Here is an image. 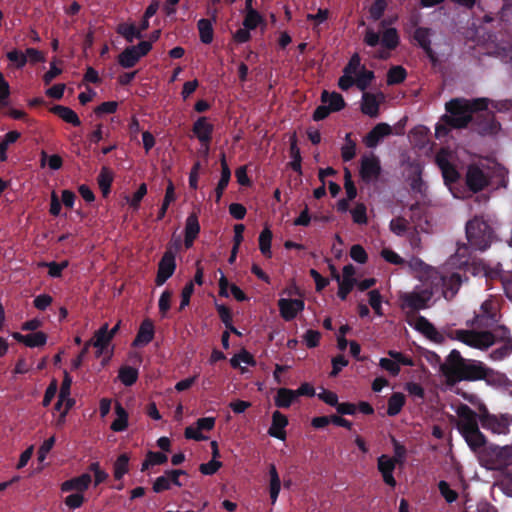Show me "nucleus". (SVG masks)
Segmentation results:
<instances>
[{
  "instance_id": "55",
  "label": "nucleus",
  "mask_w": 512,
  "mask_h": 512,
  "mask_svg": "<svg viewBox=\"0 0 512 512\" xmlns=\"http://www.w3.org/2000/svg\"><path fill=\"white\" fill-rule=\"evenodd\" d=\"M369 304L378 316H382V296L376 289L368 292Z\"/></svg>"
},
{
  "instance_id": "51",
  "label": "nucleus",
  "mask_w": 512,
  "mask_h": 512,
  "mask_svg": "<svg viewBox=\"0 0 512 512\" xmlns=\"http://www.w3.org/2000/svg\"><path fill=\"white\" fill-rule=\"evenodd\" d=\"M406 70L402 66H393L387 73V83L395 85L403 82L406 78Z\"/></svg>"
},
{
  "instance_id": "64",
  "label": "nucleus",
  "mask_w": 512,
  "mask_h": 512,
  "mask_svg": "<svg viewBox=\"0 0 512 512\" xmlns=\"http://www.w3.org/2000/svg\"><path fill=\"white\" fill-rule=\"evenodd\" d=\"M64 502L68 508L77 509L83 505L85 497L81 493H72L65 498Z\"/></svg>"
},
{
  "instance_id": "54",
  "label": "nucleus",
  "mask_w": 512,
  "mask_h": 512,
  "mask_svg": "<svg viewBox=\"0 0 512 512\" xmlns=\"http://www.w3.org/2000/svg\"><path fill=\"white\" fill-rule=\"evenodd\" d=\"M438 488L447 503H453L457 500L458 493L453 490L446 481L441 480L438 484Z\"/></svg>"
},
{
  "instance_id": "2",
  "label": "nucleus",
  "mask_w": 512,
  "mask_h": 512,
  "mask_svg": "<svg viewBox=\"0 0 512 512\" xmlns=\"http://www.w3.org/2000/svg\"><path fill=\"white\" fill-rule=\"evenodd\" d=\"M446 384L453 386L461 381H476L489 376L491 370L481 361L465 359L457 350H452L442 366Z\"/></svg>"
},
{
  "instance_id": "7",
  "label": "nucleus",
  "mask_w": 512,
  "mask_h": 512,
  "mask_svg": "<svg viewBox=\"0 0 512 512\" xmlns=\"http://www.w3.org/2000/svg\"><path fill=\"white\" fill-rule=\"evenodd\" d=\"M421 285L416 286L410 292H403L399 295L400 306L403 310H423L429 307L435 289L428 281V274L426 277H419Z\"/></svg>"
},
{
  "instance_id": "45",
  "label": "nucleus",
  "mask_w": 512,
  "mask_h": 512,
  "mask_svg": "<svg viewBox=\"0 0 512 512\" xmlns=\"http://www.w3.org/2000/svg\"><path fill=\"white\" fill-rule=\"evenodd\" d=\"M230 363L234 368H242V364L245 366H254L255 360L251 353L247 350H242L231 358Z\"/></svg>"
},
{
  "instance_id": "24",
  "label": "nucleus",
  "mask_w": 512,
  "mask_h": 512,
  "mask_svg": "<svg viewBox=\"0 0 512 512\" xmlns=\"http://www.w3.org/2000/svg\"><path fill=\"white\" fill-rule=\"evenodd\" d=\"M411 325L414 327V329L422 333L430 340L435 342H440L442 340V335L439 333V331L423 316L417 317Z\"/></svg>"
},
{
  "instance_id": "40",
  "label": "nucleus",
  "mask_w": 512,
  "mask_h": 512,
  "mask_svg": "<svg viewBox=\"0 0 512 512\" xmlns=\"http://www.w3.org/2000/svg\"><path fill=\"white\" fill-rule=\"evenodd\" d=\"M129 460H130L129 456L126 453H124V454H121L114 462L113 475L116 480L122 479L123 476L128 473Z\"/></svg>"
},
{
  "instance_id": "41",
  "label": "nucleus",
  "mask_w": 512,
  "mask_h": 512,
  "mask_svg": "<svg viewBox=\"0 0 512 512\" xmlns=\"http://www.w3.org/2000/svg\"><path fill=\"white\" fill-rule=\"evenodd\" d=\"M271 241L272 232L268 227H265L259 235V249L261 253L266 257H271Z\"/></svg>"
},
{
  "instance_id": "62",
  "label": "nucleus",
  "mask_w": 512,
  "mask_h": 512,
  "mask_svg": "<svg viewBox=\"0 0 512 512\" xmlns=\"http://www.w3.org/2000/svg\"><path fill=\"white\" fill-rule=\"evenodd\" d=\"M222 467V462L216 460V459H211L209 462L207 463H203L199 466V471L203 474V475H213L215 474L220 468Z\"/></svg>"
},
{
  "instance_id": "9",
  "label": "nucleus",
  "mask_w": 512,
  "mask_h": 512,
  "mask_svg": "<svg viewBox=\"0 0 512 512\" xmlns=\"http://www.w3.org/2000/svg\"><path fill=\"white\" fill-rule=\"evenodd\" d=\"M466 238L474 250L485 251L493 240V230L481 217L475 216L466 224Z\"/></svg>"
},
{
  "instance_id": "46",
  "label": "nucleus",
  "mask_w": 512,
  "mask_h": 512,
  "mask_svg": "<svg viewBox=\"0 0 512 512\" xmlns=\"http://www.w3.org/2000/svg\"><path fill=\"white\" fill-rule=\"evenodd\" d=\"M118 378L125 386H131L137 381L138 371L130 366L121 367Z\"/></svg>"
},
{
  "instance_id": "60",
  "label": "nucleus",
  "mask_w": 512,
  "mask_h": 512,
  "mask_svg": "<svg viewBox=\"0 0 512 512\" xmlns=\"http://www.w3.org/2000/svg\"><path fill=\"white\" fill-rule=\"evenodd\" d=\"M379 365L392 376H397L400 373V366L398 365V362L391 358H381Z\"/></svg>"
},
{
  "instance_id": "47",
  "label": "nucleus",
  "mask_w": 512,
  "mask_h": 512,
  "mask_svg": "<svg viewBox=\"0 0 512 512\" xmlns=\"http://www.w3.org/2000/svg\"><path fill=\"white\" fill-rule=\"evenodd\" d=\"M381 43L385 48L389 50L395 49L399 44V36L397 30L395 28L385 29L382 35Z\"/></svg>"
},
{
  "instance_id": "61",
  "label": "nucleus",
  "mask_w": 512,
  "mask_h": 512,
  "mask_svg": "<svg viewBox=\"0 0 512 512\" xmlns=\"http://www.w3.org/2000/svg\"><path fill=\"white\" fill-rule=\"evenodd\" d=\"M6 56L17 68H23L27 63L26 55L16 49L9 51Z\"/></svg>"
},
{
  "instance_id": "53",
  "label": "nucleus",
  "mask_w": 512,
  "mask_h": 512,
  "mask_svg": "<svg viewBox=\"0 0 512 512\" xmlns=\"http://www.w3.org/2000/svg\"><path fill=\"white\" fill-rule=\"evenodd\" d=\"M200 232V225L196 214H190L186 219L185 235L197 238Z\"/></svg>"
},
{
  "instance_id": "37",
  "label": "nucleus",
  "mask_w": 512,
  "mask_h": 512,
  "mask_svg": "<svg viewBox=\"0 0 512 512\" xmlns=\"http://www.w3.org/2000/svg\"><path fill=\"white\" fill-rule=\"evenodd\" d=\"M269 475H270V486H269L270 498H271L272 504H275L277 501L278 495L280 493V490H281V481H280L278 472L276 470V467L274 465L270 466Z\"/></svg>"
},
{
  "instance_id": "11",
  "label": "nucleus",
  "mask_w": 512,
  "mask_h": 512,
  "mask_svg": "<svg viewBox=\"0 0 512 512\" xmlns=\"http://www.w3.org/2000/svg\"><path fill=\"white\" fill-rule=\"evenodd\" d=\"M498 315L495 303L492 300H485L479 313L475 315L473 320L469 321L470 330H488L494 332V329L501 327L497 325Z\"/></svg>"
},
{
  "instance_id": "34",
  "label": "nucleus",
  "mask_w": 512,
  "mask_h": 512,
  "mask_svg": "<svg viewBox=\"0 0 512 512\" xmlns=\"http://www.w3.org/2000/svg\"><path fill=\"white\" fill-rule=\"evenodd\" d=\"M116 419L111 424V429L115 432H121L128 427V414L120 403L115 406Z\"/></svg>"
},
{
  "instance_id": "25",
  "label": "nucleus",
  "mask_w": 512,
  "mask_h": 512,
  "mask_svg": "<svg viewBox=\"0 0 512 512\" xmlns=\"http://www.w3.org/2000/svg\"><path fill=\"white\" fill-rule=\"evenodd\" d=\"M392 133L391 127L386 123H378L364 138V143L369 148L378 145L381 139Z\"/></svg>"
},
{
  "instance_id": "49",
  "label": "nucleus",
  "mask_w": 512,
  "mask_h": 512,
  "mask_svg": "<svg viewBox=\"0 0 512 512\" xmlns=\"http://www.w3.org/2000/svg\"><path fill=\"white\" fill-rule=\"evenodd\" d=\"M356 155V143L351 139V133L345 135V144L341 148L343 161L352 160Z\"/></svg>"
},
{
  "instance_id": "50",
  "label": "nucleus",
  "mask_w": 512,
  "mask_h": 512,
  "mask_svg": "<svg viewBox=\"0 0 512 512\" xmlns=\"http://www.w3.org/2000/svg\"><path fill=\"white\" fill-rule=\"evenodd\" d=\"M263 23V17L255 10H246V16L243 21V26L249 30L255 29Z\"/></svg>"
},
{
  "instance_id": "27",
  "label": "nucleus",
  "mask_w": 512,
  "mask_h": 512,
  "mask_svg": "<svg viewBox=\"0 0 512 512\" xmlns=\"http://www.w3.org/2000/svg\"><path fill=\"white\" fill-rule=\"evenodd\" d=\"M154 338V325L150 320H144L133 341V346L140 347L149 344Z\"/></svg>"
},
{
  "instance_id": "56",
  "label": "nucleus",
  "mask_w": 512,
  "mask_h": 512,
  "mask_svg": "<svg viewBox=\"0 0 512 512\" xmlns=\"http://www.w3.org/2000/svg\"><path fill=\"white\" fill-rule=\"evenodd\" d=\"M390 230L397 236H402L407 231L408 223L403 217H397L390 221Z\"/></svg>"
},
{
  "instance_id": "22",
  "label": "nucleus",
  "mask_w": 512,
  "mask_h": 512,
  "mask_svg": "<svg viewBox=\"0 0 512 512\" xmlns=\"http://www.w3.org/2000/svg\"><path fill=\"white\" fill-rule=\"evenodd\" d=\"M92 482V478L90 474L83 473L80 476L71 478L69 480L64 481L61 484V491L62 492H72L74 493H81L83 494L90 486Z\"/></svg>"
},
{
  "instance_id": "16",
  "label": "nucleus",
  "mask_w": 512,
  "mask_h": 512,
  "mask_svg": "<svg viewBox=\"0 0 512 512\" xmlns=\"http://www.w3.org/2000/svg\"><path fill=\"white\" fill-rule=\"evenodd\" d=\"M175 269V254L172 251H166L158 264L156 285L162 286L174 274Z\"/></svg>"
},
{
  "instance_id": "23",
  "label": "nucleus",
  "mask_w": 512,
  "mask_h": 512,
  "mask_svg": "<svg viewBox=\"0 0 512 512\" xmlns=\"http://www.w3.org/2000/svg\"><path fill=\"white\" fill-rule=\"evenodd\" d=\"M12 337L29 348L42 347L47 342V335L41 331L25 335L19 332H14L12 333Z\"/></svg>"
},
{
  "instance_id": "26",
  "label": "nucleus",
  "mask_w": 512,
  "mask_h": 512,
  "mask_svg": "<svg viewBox=\"0 0 512 512\" xmlns=\"http://www.w3.org/2000/svg\"><path fill=\"white\" fill-rule=\"evenodd\" d=\"M213 128L206 117H200L193 125V133L201 143H206L211 141Z\"/></svg>"
},
{
  "instance_id": "20",
  "label": "nucleus",
  "mask_w": 512,
  "mask_h": 512,
  "mask_svg": "<svg viewBox=\"0 0 512 512\" xmlns=\"http://www.w3.org/2000/svg\"><path fill=\"white\" fill-rule=\"evenodd\" d=\"M288 424L289 421L287 416L284 415L279 410H275L272 413V421L268 429V435L270 437L284 441L287 437L286 427L288 426Z\"/></svg>"
},
{
  "instance_id": "10",
  "label": "nucleus",
  "mask_w": 512,
  "mask_h": 512,
  "mask_svg": "<svg viewBox=\"0 0 512 512\" xmlns=\"http://www.w3.org/2000/svg\"><path fill=\"white\" fill-rule=\"evenodd\" d=\"M479 421L481 426L492 434L507 435L512 425V414H492L484 407L479 414Z\"/></svg>"
},
{
  "instance_id": "14",
  "label": "nucleus",
  "mask_w": 512,
  "mask_h": 512,
  "mask_svg": "<svg viewBox=\"0 0 512 512\" xmlns=\"http://www.w3.org/2000/svg\"><path fill=\"white\" fill-rule=\"evenodd\" d=\"M72 385L71 377L65 373L63 382L60 387L58 401L55 404V410L60 412V421L63 422L66 414L74 404V400L70 397V389Z\"/></svg>"
},
{
  "instance_id": "1",
  "label": "nucleus",
  "mask_w": 512,
  "mask_h": 512,
  "mask_svg": "<svg viewBox=\"0 0 512 512\" xmlns=\"http://www.w3.org/2000/svg\"><path fill=\"white\" fill-rule=\"evenodd\" d=\"M451 337L479 350H487L498 341H504L501 347L494 349L489 354L493 361L503 360L512 353V340L506 327H497L494 332L488 330H455Z\"/></svg>"
},
{
  "instance_id": "59",
  "label": "nucleus",
  "mask_w": 512,
  "mask_h": 512,
  "mask_svg": "<svg viewBox=\"0 0 512 512\" xmlns=\"http://www.w3.org/2000/svg\"><path fill=\"white\" fill-rule=\"evenodd\" d=\"M147 194V186L145 183H142L137 191L133 194L131 198H127V202L131 207L134 209H138L140 202L142 201L143 197Z\"/></svg>"
},
{
  "instance_id": "30",
  "label": "nucleus",
  "mask_w": 512,
  "mask_h": 512,
  "mask_svg": "<svg viewBox=\"0 0 512 512\" xmlns=\"http://www.w3.org/2000/svg\"><path fill=\"white\" fill-rule=\"evenodd\" d=\"M220 162H221V177H220L218 185H217V187L215 189L216 201L217 202L220 201V199H221V197L223 195V192H224L225 188L227 187V185L229 183V180H230V177H231V172H230V169H229L228 164L226 162L225 154L221 155Z\"/></svg>"
},
{
  "instance_id": "19",
  "label": "nucleus",
  "mask_w": 512,
  "mask_h": 512,
  "mask_svg": "<svg viewBox=\"0 0 512 512\" xmlns=\"http://www.w3.org/2000/svg\"><path fill=\"white\" fill-rule=\"evenodd\" d=\"M360 69V57L358 54H354L349 63L343 70V75L340 77L338 81V86L342 90H348L350 87L355 85L354 75L357 74Z\"/></svg>"
},
{
  "instance_id": "31",
  "label": "nucleus",
  "mask_w": 512,
  "mask_h": 512,
  "mask_svg": "<svg viewBox=\"0 0 512 512\" xmlns=\"http://www.w3.org/2000/svg\"><path fill=\"white\" fill-rule=\"evenodd\" d=\"M321 100L333 112L340 111L345 106V101L342 95L337 92L329 93L327 91H323L321 95Z\"/></svg>"
},
{
  "instance_id": "38",
  "label": "nucleus",
  "mask_w": 512,
  "mask_h": 512,
  "mask_svg": "<svg viewBox=\"0 0 512 512\" xmlns=\"http://www.w3.org/2000/svg\"><path fill=\"white\" fill-rule=\"evenodd\" d=\"M54 113H56L62 120L65 122L72 124L74 126H79L81 121L78 115L71 108L66 106H55L53 108Z\"/></svg>"
},
{
  "instance_id": "58",
  "label": "nucleus",
  "mask_w": 512,
  "mask_h": 512,
  "mask_svg": "<svg viewBox=\"0 0 512 512\" xmlns=\"http://www.w3.org/2000/svg\"><path fill=\"white\" fill-rule=\"evenodd\" d=\"M350 257L357 263L364 264L368 260V255L365 249L359 245L355 244L350 249Z\"/></svg>"
},
{
  "instance_id": "15",
  "label": "nucleus",
  "mask_w": 512,
  "mask_h": 512,
  "mask_svg": "<svg viewBox=\"0 0 512 512\" xmlns=\"http://www.w3.org/2000/svg\"><path fill=\"white\" fill-rule=\"evenodd\" d=\"M186 475V472L178 469L166 470L163 475L157 477L153 482L152 489L155 493H160L169 490L173 485L182 487L180 476Z\"/></svg>"
},
{
  "instance_id": "28",
  "label": "nucleus",
  "mask_w": 512,
  "mask_h": 512,
  "mask_svg": "<svg viewBox=\"0 0 512 512\" xmlns=\"http://www.w3.org/2000/svg\"><path fill=\"white\" fill-rule=\"evenodd\" d=\"M431 35L432 32L430 29L419 27L414 32V40L427 53V55L431 59H434V52L431 47Z\"/></svg>"
},
{
  "instance_id": "57",
  "label": "nucleus",
  "mask_w": 512,
  "mask_h": 512,
  "mask_svg": "<svg viewBox=\"0 0 512 512\" xmlns=\"http://www.w3.org/2000/svg\"><path fill=\"white\" fill-rule=\"evenodd\" d=\"M39 266H46L48 268V274L50 277L57 278L60 277L62 271L68 266L67 261H63L61 263L57 262H49V263H40Z\"/></svg>"
},
{
  "instance_id": "32",
  "label": "nucleus",
  "mask_w": 512,
  "mask_h": 512,
  "mask_svg": "<svg viewBox=\"0 0 512 512\" xmlns=\"http://www.w3.org/2000/svg\"><path fill=\"white\" fill-rule=\"evenodd\" d=\"M112 339L108 332V324L105 323L94 333V337L90 340L91 346L109 348Z\"/></svg>"
},
{
  "instance_id": "33",
  "label": "nucleus",
  "mask_w": 512,
  "mask_h": 512,
  "mask_svg": "<svg viewBox=\"0 0 512 512\" xmlns=\"http://www.w3.org/2000/svg\"><path fill=\"white\" fill-rule=\"evenodd\" d=\"M141 59L139 54L135 51L132 46L127 47L123 50V52L118 56V63L123 68H131L136 65V63Z\"/></svg>"
},
{
  "instance_id": "13",
  "label": "nucleus",
  "mask_w": 512,
  "mask_h": 512,
  "mask_svg": "<svg viewBox=\"0 0 512 512\" xmlns=\"http://www.w3.org/2000/svg\"><path fill=\"white\" fill-rule=\"evenodd\" d=\"M360 177L366 183L375 182L381 174L379 158L373 153L363 155L360 163Z\"/></svg>"
},
{
  "instance_id": "44",
  "label": "nucleus",
  "mask_w": 512,
  "mask_h": 512,
  "mask_svg": "<svg viewBox=\"0 0 512 512\" xmlns=\"http://www.w3.org/2000/svg\"><path fill=\"white\" fill-rule=\"evenodd\" d=\"M405 404V397L402 393H394L388 400L387 414L397 415Z\"/></svg>"
},
{
  "instance_id": "63",
  "label": "nucleus",
  "mask_w": 512,
  "mask_h": 512,
  "mask_svg": "<svg viewBox=\"0 0 512 512\" xmlns=\"http://www.w3.org/2000/svg\"><path fill=\"white\" fill-rule=\"evenodd\" d=\"M381 257L388 263L400 265L404 263V259L390 248H384L381 251Z\"/></svg>"
},
{
  "instance_id": "35",
  "label": "nucleus",
  "mask_w": 512,
  "mask_h": 512,
  "mask_svg": "<svg viewBox=\"0 0 512 512\" xmlns=\"http://www.w3.org/2000/svg\"><path fill=\"white\" fill-rule=\"evenodd\" d=\"M494 485L500 488L504 494L512 496V472L509 470L499 472Z\"/></svg>"
},
{
  "instance_id": "3",
  "label": "nucleus",
  "mask_w": 512,
  "mask_h": 512,
  "mask_svg": "<svg viewBox=\"0 0 512 512\" xmlns=\"http://www.w3.org/2000/svg\"><path fill=\"white\" fill-rule=\"evenodd\" d=\"M456 428L472 451H477L487 443L486 436L479 429V415L466 404L455 408Z\"/></svg>"
},
{
  "instance_id": "12",
  "label": "nucleus",
  "mask_w": 512,
  "mask_h": 512,
  "mask_svg": "<svg viewBox=\"0 0 512 512\" xmlns=\"http://www.w3.org/2000/svg\"><path fill=\"white\" fill-rule=\"evenodd\" d=\"M455 157L452 152L441 149L435 157V161L440 168L446 183H455L460 178V173L454 165Z\"/></svg>"
},
{
  "instance_id": "17",
  "label": "nucleus",
  "mask_w": 512,
  "mask_h": 512,
  "mask_svg": "<svg viewBox=\"0 0 512 512\" xmlns=\"http://www.w3.org/2000/svg\"><path fill=\"white\" fill-rule=\"evenodd\" d=\"M384 100L383 93H369L364 92L361 99V112L371 118H376L379 115L380 104Z\"/></svg>"
},
{
  "instance_id": "36",
  "label": "nucleus",
  "mask_w": 512,
  "mask_h": 512,
  "mask_svg": "<svg viewBox=\"0 0 512 512\" xmlns=\"http://www.w3.org/2000/svg\"><path fill=\"white\" fill-rule=\"evenodd\" d=\"M113 178L114 174L111 171V169H109L106 166L101 168L97 181L99 188L104 196H107L109 194Z\"/></svg>"
},
{
  "instance_id": "52",
  "label": "nucleus",
  "mask_w": 512,
  "mask_h": 512,
  "mask_svg": "<svg viewBox=\"0 0 512 512\" xmlns=\"http://www.w3.org/2000/svg\"><path fill=\"white\" fill-rule=\"evenodd\" d=\"M331 269H332L333 277L337 280V282L339 284V289H338L337 294L340 299L345 300L347 298V295L352 291L355 284H353L352 282L341 281L340 276L337 273L336 269L333 266L331 267Z\"/></svg>"
},
{
  "instance_id": "18",
  "label": "nucleus",
  "mask_w": 512,
  "mask_h": 512,
  "mask_svg": "<svg viewBox=\"0 0 512 512\" xmlns=\"http://www.w3.org/2000/svg\"><path fill=\"white\" fill-rule=\"evenodd\" d=\"M278 306L282 318L291 321L304 310L305 304L302 299L281 298L278 301Z\"/></svg>"
},
{
  "instance_id": "8",
  "label": "nucleus",
  "mask_w": 512,
  "mask_h": 512,
  "mask_svg": "<svg viewBox=\"0 0 512 512\" xmlns=\"http://www.w3.org/2000/svg\"><path fill=\"white\" fill-rule=\"evenodd\" d=\"M426 274H428V281L433 285L435 291L437 292L441 288L443 297L448 300L457 294L463 282L461 275L457 272H439L435 268H426Z\"/></svg>"
},
{
  "instance_id": "39",
  "label": "nucleus",
  "mask_w": 512,
  "mask_h": 512,
  "mask_svg": "<svg viewBox=\"0 0 512 512\" xmlns=\"http://www.w3.org/2000/svg\"><path fill=\"white\" fill-rule=\"evenodd\" d=\"M355 85L361 90L365 91L374 79L373 71L366 70L364 66L360 64V69L357 74L354 75Z\"/></svg>"
},
{
  "instance_id": "42",
  "label": "nucleus",
  "mask_w": 512,
  "mask_h": 512,
  "mask_svg": "<svg viewBox=\"0 0 512 512\" xmlns=\"http://www.w3.org/2000/svg\"><path fill=\"white\" fill-rule=\"evenodd\" d=\"M117 33L122 35L128 42H133L134 39L142 37L141 31L138 30L134 24H120L117 27Z\"/></svg>"
},
{
  "instance_id": "29",
  "label": "nucleus",
  "mask_w": 512,
  "mask_h": 512,
  "mask_svg": "<svg viewBox=\"0 0 512 512\" xmlns=\"http://www.w3.org/2000/svg\"><path fill=\"white\" fill-rule=\"evenodd\" d=\"M297 400L295 391L288 388H279L274 396V403L277 408L287 409Z\"/></svg>"
},
{
  "instance_id": "48",
  "label": "nucleus",
  "mask_w": 512,
  "mask_h": 512,
  "mask_svg": "<svg viewBox=\"0 0 512 512\" xmlns=\"http://www.w3.org/2000/svg\"><path fill=\"white\" fill-rule=\"evenodd\" d=\"M174 200H175L174 185H173V182L171 180H169L167 188H166L164 200H163L162 206H161V208L159 210V213H158V217H157L158 220H161L165 216L166 211H167L169 205Z\"/></svg>"
},
{
  "instance_id": "5",
  "label": "nucleus",
  "mask_w": 512,
  "mask_h": 512,
  "mask_svg": "<svg viewBox=\"0 0 512 512\" xmlns=\"http://www.w3.org/2000/svg\"><path fill=\"white\" fill-rule=\"evenodd\" d=\"M481 467L488 471L502 472L512 466V443L504 446L491 444L473 451Z\"/></svg>"
},
{
  "instance_id": "21",
  "label": "nucleus",
  "mask_w": 512,
  "mask_h": 512,
  "mask_svg": "<svg viewBox=\"0 0 512 512\" xmlns=\"http://www.w3.org/2000/svg\"><path fill=\"white\" fill-rule=\"evenodd\" d=\"M396 463V459L385 454L378 457L377 460V467L383 477V481L392 488L396 486V480L393 476Z\"/></svg>"
},
{
  "instance_id": "43",
  "label": "nucleus",
  "mask_w": 512,
  "mask_h": 512,
  "mask_svg": "<svg viewBox=\"0 0 512 512\" xmlns=\"http://www.w3.org/2000/svg\"><path fill=\"white\" fill-rule=\"evenodd\" d=\"M197 26L201 41L205 44L211 43L213 40L212 22L209 19H200Z\"/></svg>"
},
{
  "instance_id": "4",
  "label": "nucleus",
  "mask_w": 512,
  "mask_h": 512,
  "mask_svg": "<svg viewBox=\"0 0 512 512\" xmlns=\"http://www.w3.org/2000/svg\"><path fill=\"white\" fill-rule=\"evenodd\" d=\"M483 99H452L446 103V114L442 117L445 124L455 129H462L472 120L473 112L485 108Z\"/></svg>"
},
{
  "instance_id": "6",
  "label": "nucleus",
  "mask_w": 512,
  "mask_h": 512,
  "mask_svg": "<svg viewBox=\"0 0 512 512\" xmlns=\"http://www.w3.org/2000/svg\"><path fill=\"white\" fill-rule=\"evenodd\" d=\"M493 175V162L488 159H479L467 165L465 185L474 193L480 192L489 186Z\"/></svg>"
}]
</instances>
